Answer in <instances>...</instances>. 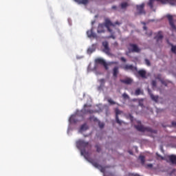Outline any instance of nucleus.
<instances>
[{"mask_svg": "<svg viewBox=\"0 0 176 176\" xmlns=\"http://www.w3.org/2000/svg\"><path fill=\"white\" fill-rule=\"evenodd\" d=\"M76 146L78 149L80 150V153L82 155L85 157L86 150L85 149H91L92 146L89 143V142H85L83 140H78L76 142Z\"/></svg>", "mask_w": 176, "mask_h": 176, "instance_id": "nucleus-1", "label": "nucleus"}, {"mask_svg": "<svg viewBox=\"0 0 176 176\" xmlns=\"http://www.w3.org/2000/svg\"><path fill=\"white\" fill-rule=\"evenodd\" d=\"M120 25L121 23L119 21H116L115 23H113L109 19H106L104 21V26L107 28V31L110 33L113 32V30L110 28V27H115Z\"/></svg>", "mask_w": 176, "mask_h": 176, "instance_id": "nucleus-2", "label": "nucleus"}, {"mask_svg": "<svg viewBox=\"0 0 176 176\" xmlns=\"http://www.w3.org/2000/svg\"><path fill=\"white\" fill-rule=\"evenodd\" d=\"M155 0H149L148 1V6L151 8V9L153 8V3ZM161 1L162 3H166V2H168L170 3L171 6H175L176 5V0H156Z\"/></svg>", "mask_w": 176, "mask_h": 176, "instance_id": "nucleus-3", "label": "nucleus"}, {"mask_svg": "<svg viewBox=\"0 0 176 176\" xmlns=\"http://www.w3.org/2000/svg\"><path fill=\"white\" fill-rule=\"evenodd\" d=\"M135 127L136 130L141 131V132H149V133H157L156 130H153L151 128L149 127H144L143 125H135Z\"/></svg>", "mask_w": 176, "mask_h": 176, "instance_id": "nucleus-4", "label": "nucleus"}, {"mask_svg": "<svg viewBox=\"0 0 176 176\" xmlns=\"http://www.w3.org/2000/svg\"><path fill=\"white\" fill-rule=\"evenodd\" d=\"M166 19L168 20L169 25H170L172 31H176V26L175 25V21L173 19V15L166 14Z\"/></svg>", "mask_w": 176, "mask_h": 176, "instance_id": "nucleus-5", "label": "nucleus"}, {"mask_svg": "<svg viewBox=\"0 0 176 176\" xmlns=\"http://www.w3.org/2000/svg\"><path fill=\"white\" fill-rule=\"evenodd\" d=\"M89 162L92 164V166L100 170L101 173H104V168L100 165L99 163L94 162L93 160H90Z\"/></svg>", "mask_w": 176, "mask_h": 176, "instance_id": "nucleus-6", "label": "nucleus"}, {"mask_svg": "<svg viewBox=\"0 0 176 176\" xmlns=\"http://www.w3.org/2000/svg\"><path fill=\"white\" fill-rule=\"evenodd\" d=\"M129 51L131 52L138 53L141 51L140 48L138 47L136 44L129 43Z\"/></svg>", "mask_w": 176, "mask_h": 176, "instance_id": "nucleus-7", "label": "nucleus"}, {"mask_svg": "<svg viewBox=\"0 0 176 176\" xmlns=\"http://www.w3.org/2000/svg\"><path fill=\"white\" fill-rule=\"evenodd\" d=\"M95 63H96V64L103 65L105 70H108V65L103 58H98L95 60Z\"/></svg>", "mask_w": 176, "mask_h": 176, "instance_id": "nucleus-8", "label": "nucleus"}, {"mask_svg": "<svg viewBox=\"0 0 176 176\" xmlns=\"http://www.w3.org/2000/svg\"><path fill=\"white\" fill-rule=\"evenodd\" d=\"M144 3L136 6V10H138V14H145Z\"/></svg>", "mask_w": 176, "mask_h": 176, "instance_id": "nucleus-9", "label": "nucleus"}, {"mask_svg": "<svg viewBox=\"0 0 176 176\" xmlns=\"http://www.w3.org/2000/svg\"><path fill=\"white\" fill-rule=\"evenodd\" d=\"M123 68L125 71H132L133 72L138 71L137 67L133 65H125Z\"/></svg>", "mask_w": 176, "mask_h": 176, "instance_id": "nucleus-10", "label": "nucleus"}, {"mask_svg": "<svg viewBox=\"0 0 176 176\" xmlns=\"http://www.w3.org/2000/svg\"><path fill=\"white\" fill-rule=\"evenodd\" d=\"M116 121L118 124H122V121L119 119V115L122 113V111L119 109H116Z\"/></svg>", "mask_w": 176, "mask_h": 176, "instance_id": "nucleus-11", "label": "nucleus"}, {"mask_svg": "<svg viewBox=\"0 0 176 176\" xmlns=\"http://www.w3.org/2000/svg\"><path fill=\"white\" fill-rule=\"evenodd\" d=\"M98 82L100 85L98 87V91L103 90L104 84L106 83V80H104V78H102L100 80H98Z\"/></svg>", "mask_w": 176, "mask_h": 176, "instance_id": "nucleus-12", "label": "nucleus"}, {"mask_svg": "<svg viewBox=\"0 0 176 176\" xmlns=\"http://www.w3.org/2000/svg\"><path fill=\"white\" fill-rule=\"evenodd\" d=\"M93 30H94V28H92L90 30H88L87 32V36L89 37V38H97V35H96V33H94V32H93Z\"/></svg>", "mask_w": 176, "mask_h": 176, "instance_id": "nucleus-13", "label": "nucleus"}, {"mask_svg": "<svg viewBox=\"0 0 176 176\" xmlns=\"http://www.w3.org/2000/svg\"><path fill=\"white\" fill-rule=\"evenodd\" d=\"M103 47H104V52L105 54H110V49L108 45V43L107 41H104L102 43Z\"/></svg>", "mask_w": 176, "mask_h": 176, "instance_id": "nucleus-14", "label": "nucleus"}, {"mask_svg": "<svg viewBox=\"0 0 176 176\" xmlns=\"http://www.w3.org/2000/svg\"><path fill=\"white\" fill-rule=\"evenodd\" d=\"M120 82L124 85H131L133 83V80L130 78H126L124 80H120Z\"/></svg>", "mask_w": 176, "mask_h": 176, "instance_id": "nucleus-15", "label": "nucleus"}, {"mask_svg": "<svg viewBox=\"0 0 176 176\" xmlns=\"http://www.w3.org/2000/svg\"><path fill=\"white\" fill-rule=\"evenodd\" d=\"M97 32L98 34H102L104 32V25L102 23L98 25Z\"/></svg>", "mask_w": 176, "mask_h": 176, "instance_id": "nucleus-16", "label": "nucleus"}, {"mask_svg": "<svg viewBox=\"0 0 176 176\" xmlns=\"http://www.w3.org/2000/svg\"><path fill=\"white\" fill-rule=\"evenodd\" d=\"M163 38H164V36L162 34V32H159L157 35H156V36L155 37V38L156 39V41L157 42L162 41Z\"/></svg>", "mask_w": 176, "mask_h": 176, "instance_id": "nucleus-17", "label": "nucleus"}, {"mask_svg": "<svg viewBox=\"0 0 176 176\" xmlns=\"http://www.w3.org/2000/svg\"><path fill=\"white\" fill-rule=\"evenodd\" d=\"M139 76H140L142 78H146V72L144 69L139 70L138 72Z\"/></svg>", "mask_w": 176, "mask_h": 176, "instance_id": "nucleus-18", "label": "nucleus"}, {"mask_svg": "<svg viewBox=\"0 0 176 176\" xmlns=\"http://www.w3.org/2000/svg\"><path fill=\"white\" fill-rule=\"evenodd\" d=\"M168 160L173 164H176V155H170L168 156Z\"/></svg>", "mask_w": 176, "mask_h": 176, "instance_id": "nucleus-19", "label": "nucleus"}, {"mask_svg": "<svg viewBox=\"0 0 176 176\" xmlns=\"http://www.w3.org/2000/svg\"><path fill=\"white\" fill-rule=\"evenodd\" d=\"M87 104L84 105V109H82V113H90V114L93 113H94L93 110L85 109L87 107Z\"/></svg>", "mask_w": 176, "mask_h": 176, "instance_id": "nucleus-20", "label": "nucleus"}, {"mask_svg": "<svg viewBox=\"0 0 176 176\" xmlns=\"http://www.w3.org/2000/svg\"><path fill=\"white\" fill-rule=\"evenodd\" d=\"M148 94L151 96V100L157 102L158 100V96H154L153 94L151 93L150 90H148Z\"/></svg>", "mask_w": 176, "mask_h": 176, "instance_id": "nucleus-21", "label": "nucleus"}, {"mask_svg": "<svg viewBox=\"0 0 176 176\" xmlns=\"http://www.w3.org/2000/svg\"><path fill=\"white\" fill-rule=\"evenodd\" d=\"M118 74H119V67L116 66V67L113 68V76H114L115 78H117V77H118Z\"/></svg>", "mask_w": 176, "mask_h": 176, "instance_id": "nucleus-22", "label": "nucleus"}, {"mask_svg": "<svg viewBox=\"0 0 176 176\" xmlns=\"http://www.w3.org/2000/svg\"><path fill=\"white\" fill-rule=\"evenodd\" d=\"M76 3L86 6L87 3H89V0H77Z\"/></svg>", "mask_w": 176, "mask_h": 176, "instance_id": "nucleus-23", "label": "nucleus"}, {"mask_svg": "<svg viewBox=\"0 0 176 176\" xmlns=\"http://www.w3.org/2000/svg\"><path fill=\"white\" fill-rule=\"evenodd\" d=\"M69 122L72 124H76L78 122V120L76 119L75 116H72L69 118Z\"/></svg>", "mask_w": 176, "mask_h": 176, "instance_id": "nucleus-24", "label": "nucleus"}, {"mask_svg": "<svg viewBox=\"0 0 176 176\" xmlns=\"http://www.w3.org/2000/svg\"><path fill=\"white\" fill-rule=\"evenodd\" d=\"M89 129V127L87 126V124H84L83 125H81L80 126V131H87Z\"/></svg>", "mask_w": 176, "mask_h": 176, "instance_id": "nucleus-25", "label": "nucleus"}, {"mask_svg": "<svg viewBox=\"0 0 176 176\" xmlns=\"http://www.w3.org/2000/svg\"><path fill=\"white\" fill-rule=\"evenodd\" d=\"M120 6L122 9H126V8L129 6V4L127 3V2H122L120 4Z\"/></svg>", "mask_w": 176, "mask_h": 176, "instance_id": "nucleus-26", "label": "nucleus"}, {"mask_svg": "<svg viewBox=\"0 0 176 176\" xmlns=\"http://www.w3.org/2000/svg\"><path fill=\"white\" fill-rule=\"evenodd\" d=\"M139 160H140L142 165H144V162H145V157H144V155L139 156Z\"/></svg>", "mask_w": 176, "mask_h": 176, "instance_id": "nucleus-27", "label": "nucleus"}, {"mask_svg": "<svg viewBox=\"0 0 176 176\" xmlns=\"http://www.w3.org/2000/svg\"><path fill=\"white\" fill-rule=\"evenodd\" d=\"M141 94H143V92L140 90V89H138L135 91V96H140Z\"/></svg>", "mask_w": 176, "mask_h": 176, "instance_id": "nucleus-28", "label": "nucleus"}, {"mask_svg": "<svg viewBox=\"0 0 176 176\" xmlns=\"http://www.w3.org/2000/svg\"><path fill=\"white\" fill-rule=\"evenodd\" d=\"M90 121L91 122H98V120L97 119L96 117H94V116H91L89 118Z\"/></svg>", "mask_w": 176, "mask_h": 176, "instance_id": "nucleus-29", "label": "nucleus"}, {"mask_svg": "<svg viewBox=\"0 0 176 176\" xmlns=\"http://www.w3.org/2000/svg\"><path fill=\"white\" fill-rule=\"evenodd\" d=\"M171 52L173 53V54H176V45L175 46V45H171Z\"/></svg>", "mask_w": 176, "mask_h": 176, "instance_id": "nucleus-30", "label": "nucleus"}, {"mask_svg": "<svg viewBox=\"0 0 176 176\" xmlns=\"http://www.w3.org/2000/svg\"><path fill=\"white\" fill-rule=\"evenodd\" d=\"M151 85L153 87H157V81L155 80H153L151 82Z\"/></svg>", "mask_w": 176, "mask_h": 176, "instance_id": "nucleus-31", "label": "nucleus"}, {"mask_svg": "<svg viewBox=\"0 0 176 176\" xmlns=\"http://www.w3.org/2000/svg\"><path fill=\"white\" fill-rule=\"evenodd\" d=\"M95 148H96L98 153H100L101 151L100 146L99 144H96L95 146Z\"/></svg>", "mask_w": 176, "mask_h": 176, "instance_id": "nucleus-32", "label": "nucleus"}, {"mask_svg": "<svg viewBox=\"0 0 176 176\" xmlns=\"http://www.w3.org/2000/svg\"><path fill=\"white\" fill-rule=\"evenodd\" d=\"M156 156L157 157V160H164V157H162L161 155L158 154L157 153H156Z\"/></svg>", "mask_w": 176, "mask_h": 176, "instance_id": "nucleus-33", "label": "nucleus"}, {"mask_svg": "<svg viewBox=\"0 0 176 176\" xmlns=\"http://www.w3.org/2000/svg\"><path fill=\"white\" fill-rule=\"evenodd\" d=\"M98 126H99V128H100V129H103L104 126V124L103 122H98Z\"/></svg>", "mask_w": 176, "mask_h": 176, "instance_id": "nucleus-34", "label": "nucleus"}, {"mask_svg": "<svg viewBox=\"0 0 176 176\" xmlns=\"http://www.w3.org/2000/svg\"><path fill=\"white\" fill-rule=\"evenodd\" d=\"M108 102L110 103L111 105L115 104V102L111 98L108 99Z\"/></svg>", "mask_w": 176, "mask_h": 176, "instance_id": "nucleus-35", "label": "nucleus"}, {"mask_svg": "<svg viewBox=\"0 0 176 176\" xmlns=\"http://www.w3.org/2000/svg\"><path fill=\"white\" fill-rule=\"evenodd\" d=\"M145 63H146V65H147L148 66H151V62H150L149 60L145 59Z\"/></svg>", "mask_w": 176, "mask_h": 176, "instance_id": "nucleus-36", "label": "nucleus"}, {"mask_svg": "<svg viewBox=\"0 0 176 176\" xmlns=\"http://www.w3.org/2000/svg\"><path fill=\"white\" fill-rule=\"evenodd\" d=\"M146 35H147L148 36H152V32L151 30H149L148 32H146Z\"/></svg>", "mask_w": 176, "mask_h": 176, "instance_id": "nucleus-37", "label": "nucleus"}, {"mask_svg": "<svg viewBox=\"0 0 176 176\" xmlns=\"http://www.w3.org/2000/svg\"><path fill=\"white\" fill-rule=\"evenodd\" d=\"M122 98H124V99H126V98H129V96L126 93H124V94H122Z\"/></svg>", "mask_w": 176, "mask_h": 176, "instance_id": "nucleus-38", "label": "nucleus"}, {"mask_svg": "<svg viewBox=\"0 0 176 176\" xmlns=\"http://www.w3.org/2000/svg\"><path fill=\"white\" fill-rule=\"evenodd\" d=\"M129 118L131 120V122H133V117L131 114H129Z\"/></svg>", "mask_w": 176, "mask_h": 176, "instance_id": "nucleus-39", "label": "nucleus"}, {"mask_svg": "<svg viewBox=\"0 0 176 176\" xmlns=\"http://www.w3.org/2000/svg\"><path fill=\"white\" fill-rule=\"evenodd\" d=\"M120 60H121L122 62H124V63H126V58L121 57V58H120Z\"/></svg>", "mask_w": 176, "mask_h": 176, "instance_id": "nucleus-40", "label": "nucleus"}, {"mask_svg": "<svg viewBox=\"0 0 176 176\" xmlns=\"http://www.w3.org/2000/svg\"><path fill=\"white\" fill-rule=\"evenodd\" d=\"M153 167V165H152V164H148L146 166V168H152Z\"/></svg>", "mask_w": 176, "mask_h": 176, "instance_id": "nucleus-41", "label": "nucleus"}, {"mask_svg": "<svg viewBox=\"0 0 176 176\" xmlns=\"http://www.w3.org/2000/svg\"><path fill=\"white\" fill-rule=\"evenodd\" d=\"M172 126L173 127H176V122H172Z\"/></svg>", "mask_w": 176, "mask_h": 176, "instance_id": "nucleus-42", "label": "nucleus"}, {"mask_svg": "<svg viewBox=\"0 0 176 176\" xmlns=\"http://www.w3.org/2000/svg\"><path fill=\"white\" fill-rule=\"evenodd\" d=\"M161 82H162V85H164L165 86H167L166 83L163 80H161Z\"/></svg>", "mask_w": 176, "mask_h": 176, "instance_id": "nucleus-43", "label": "nucleus"}, {"mask_svg": "<svg viewBox=\"0 0 176 176\" xmlns=\"http://www.w3.org/2000/svg\"><path fill=\"white\" fill-rule=\"evenodd\" d=\"M132 176H140V175L138 174H132Z\"/></svg>", "mask_w": 176, "mask_h": 176, "instance_id": "nucleus-44", "label": "nucleus"}, {"mask_svg": "<svg viewBox=\"0 0 176 176\" xmlns=\"http://www.w3.org/2000/svg\"><path fill=\"white\" fill-rule=\"evenodd\" d=\"M96 23V21H91V25H94V24Z\"/></svg>", "mask_w": 176, "mask_h": 176, "instance_id": "nucleus-45", "label": "nucleus"}, {"mask_svg": "<svg viewBox=\"0 0 176 176\" xmlns=\"http://www.w3.org/2000/svg\"><path fill=\"white\" fill-rule=\"evenodd\" d=\"M112 9H117V7L116 6H112Z\"/></svg>", "mask_w": 176, "mask_h": 176, "instance_id": "nucleus-46", "label": "nucleus"}, {"mask_svg": "<svg viewBox=\"0 0 176 176\" xmlns=\"http://www.w3.org/2000/svg\"><path fill=\"white\" fill-rule=\"evenodd\" d=\"M144 31H146V30H147L146 26H144Z\"/></svg>", "mask_w": 176, "mask_h": 176, "instance_id": "nucleus-47", "label": "nucleus"}, {"mask_svg": "<svg viewBox=\"0 0 176 176\" xmlns=\"http://www.w3.org/2000/svg\"><path fill=\"white\" fill-rule=\"evenodd\" d=\"M129 154L133 155V153L132 152H129Z\"/></svg>", "mask_w": 176, "mask_h": 176, "instance_id": "nucleus-48", "label": "nucleus"}, {"mask_svg": "<svg viewBox=\"0 0 176 176\" xmlns=\"http://www.w3.org/2000/svg\"><path fill=\"white\" fill-rule=\"evenodd\" d=\"M113 63H114V64H118V62H114Z\"/></svg>", "mask_w": 176, "mask_h": 176, "instance_id": "nucleus-49", "label": "nucleus"}, {"mask_svg": "<svg viewBox=\"0 0 176 176\" xmlns=\"http://www.w3.org/2000/svg\"><path fill=\"white\" fill-rule=\"evenodd\" d=\"M75 2H77L78 0H74Z\"/></svg>", "mask_w": 176, "mask_h": 176, "instance_id": "nucleus-50", "label": "nucleus"}]
</instances>
